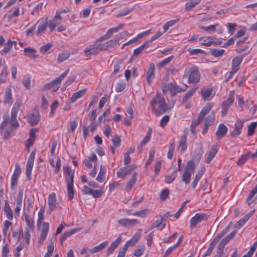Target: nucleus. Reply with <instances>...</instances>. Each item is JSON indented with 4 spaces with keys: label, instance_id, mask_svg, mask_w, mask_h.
<instances>
[{
    "label": "nucleus",
    "instance_id": "1",
    "mask_svg": "<svg viewBox=\"0 0 257 257\" xmlns=\"http://www.w3.org/2000/svg\"><path fill=\"white\" fill-rule=\"evenodd\" d=\"M150 104L152 107L153 112L156 116H160L168 110V104L166 102L164 96L161 93H157Z\"/></svg>",
    "mask_w": 257,
    "mask_h": 257
},
{
    "label": "nucleus",
    "instance_id": "2",
    "mask_svg": "<svg viewBox=\"0 0 257 257\" xmlns=\"http://www.w3.org/2000/svg\"><path fill=\"white\" fill-rule=\"evenodd\" d=\"M183 77L184 78L188 77L189 83L196 84L200 80V74L197 68L195 66L192 65L186 69Z\"/></svg>",
    "mask_w": 257,
    "mask_h": 257
},
{
    "label": "nucleus",
    "instance_id": "3",
    "mask_svg": "<svg viewBox=\"0 0 257 257\" xmlns=\"http://www.w3.org/2000/svg\"><path fill=\"white\" fill-rule=\"evenodd\" d=\"M38 230L40 231V235L39 237L38 244L41 246L46 240L49 231V223L48 222L41 223L37 225Z\"/></svg>",
    "mask_w": 257,
    "mask_h": 257
},
{
    "label": "nucleus",
    "instance_id": "4",
    "mask_svg": "<svg viewBox=\"0 0 257 257\" xmlns=\"http://www.w3.org/2000/svg\"><path fill=\"white\" fill-rule=\"evenodd\" d=\"M10 119L8 117H4V120L1 123L0 131L4 133V138L6 139H9L13 133V128L11 127Z\"/></svg>",
    "mask_w": 257,
    "mask_h": 257
},
{
    "label": "nucleus",
    "instance_id": "5",
    "mask_svg": "<svg viewBox=\"0 0 257 257\" xmlns=\"http://www.w3.org/2000/svg\"><path fill=\"white\" fill-rule=\"evenodd\" d=\"M200 43L206 47H210L212 45H221L223 41L215 37H202L199 39Z\"/></svg>",
    "mask_w": 257,
    "mask_h": 257
},
{
    "label": "nucleus",
    "instance_id": "6",
    "mask_svg": "<svg viewBox=\"0 0 257 257\" xmlns=\"http://www.w3.org/2000/svg\"><path fill=\"white\" fill-rule=\"evenodd\" d=\"M210 215L205 213H197L190 219V226L191 228L196 227L197 224L200 223L202 221L206 220Z\"/></svg>",
    "mask_w": 257,
    "mask_h": 257
},
{
    "label": "nucleus",
    "instance_id": "7",
    "mask_svg": "<svg viewBox=\"0 0 257 257\" xmlns=\"http://www.w3.org/2000/svg\"><path fill=\"white\" fill-rule=\"evenodd\" d=\"M136 167L135 164H132L128 166H125L121 167L116 172V176L118 178L123 179L127 175L130 174L136 168Z\"/></svg>",
    "mask_w": 257,
    "mask_h": 257
},
{
    "label": "nucleus",
    "instance_id": "8",
    "mask_svg": "<svg viewBox=\"0 0 257 257\" xmlns=\"http://www.w3.org/2000/svg\"><path fill=\"white\" fill-rule=\"evenodd\" d=\"M21 173V168L18 164L16 165L15 170L11 176V188L14 190L16 188L18 185V178Z\"/></svg>",
    "mask_w": 257,
    "mask_h": 257
},
{
    "label": "nucleus",
    "instance_id": "9",
    "mask_svg": "<svg viewBox=\"0 0 257 257\" xmlns=\"http://www.w3.org/2000/svg\"><path fill=\"white\" fill-rule=\"evenodd\" d=\"M40 114L39 111L34 110L28 115L27 120L31 125L34 126L39 123L40 120Z\"/></svg>",
    "mask_w": 257,
    "mask_h": 257
},
{
    "label": "nucleus",
    "instance_id": "10",
    "mask_svg": "<svg viewBox=\"0 0 257 257\" xmlns=\"http://www.w3.org/2000/svg\"><path fill=\"white\" fill-rule=\"evenodd\" d=\"M155 77V66L153 63L149 64L148 69L146 72V81L147 83L151 85Z\"/></svg>",
    "mask_w": 257,
    "mask_h": 257
},
{
    "label": "nucleus",
    "instance_id": "11",
    "mask_svg": "<svg viewBox=\"0 0 257 257\" xmlns=\"http://www.w3.org/2000/svg\"><path fill=\"white\" fill-rule=\"evenodd\" d=\"M200 28L206 32L212 33L216 32L218 34H221L224 31V29L221 26H220L218 23H215L207 27H201Z\"/></svg>",
    "mask_w": 257,
    "mask_h": 257
},
{
    "label": "nucleus",
    "instance_id": "12",
    "mask_svg": "<svg viewBox=\"0 0 257 257\" xmlns=\"http://www.w3.org/2000/svg\"><path fill=\"white\" fill-rule=\"evenodd\" d=\"M24 217L26 223V227H25V230H34V215H33L31 216L28 213L24 212Z\"/></svg>",
    "mask_w": 257,
    "mask_h": 257
},
{
    "label": "nucleus",
    "instance_id": "13",
    "mask_svg": "<svg viewBox=\"0 0 257 257\" xmlns=\"http://www.w3.org/2000/svg\"><path fill=\"white\" fill-rule=\"evenodd\" d=\"M244 121L241 119H237L234 123V129L230 133L232 137H236L239 136L241 132Z\"/></svg>",
    "mask_w": 257,
    "mask_h": 257
},
{
    "label": "nucleus",
    "instance_id": "14",
    "mask_svg": "<svg viewBox=\"0 0 257 257\" xmlns=\"http://www.w3.org/2000/svg\"><path fill=\"white\" fill-rule=\"evenodd\" d=\"M48 204L49 209L51 212L55 209L57 204L56 195L55 193L52 192L49 195L48 197Z\"/></svg>",
    "mask_w": 257,
    "mask_h": 257
},
{
    "label": "nucleus",
    "instance_id": "15",
    "mask_svg": "<svg viewBox=\"0 0 257 257\" xmlns=\"http://www.w3.org/2000/svg\"><path fill=\"white\" fill-rule=\"evenodd\" d=\"M118 223L122 226H134L139 223V221L136 219L122 218L118 221Z\"/></svg>",
    "mask_w": 257,
    "mask_h": 257
},
{
    "label": "nucleus",
    "instance_id": "16",
    "mask_svg": "<svg viewBox=\"0 0 257 257\" xmlns=\"http://www.w3.org/2000/svg\"><path fill=\"white\" fill-rule=\"evenodd\" d=\"M151 30H149L144 32H143L139 34H138L136 37L133 38L132 39L128 41L127 42L124 43L121 47V48H123L124 46H128L130 44H133L134 43L136 42L138 40L143 38L145 36H147L149 34H150Z\"/></svg>",
    "mask_w": 257,
    "mask_h": 257
},
{
    "label": "nucleus",
    "instance_id": "17",
    "mask_svg": "<svg viewBox=\"0 0 257 257\" xmlns=\"http://www.w3.org/2000/svg\"><path fill=\"white\" fill-rule=\"evenodd\" d=\"M122 238L121 235H119L118 237L110 244L107 250L106 254L107 255H109L113 252L114 250L121 243Z\"/></svg>",
    "mask_w": 257,
    "mask_h": 257
},
{
    "label": "nucleus",
    "instance_id": "18",
    "mask_svg": "<svg viewBox=\"0 0 257 257\" xmlns=\"http://www.w3.org/2000/svg\"><path fill=\"white\" fill-rule=\"evenodd\" d=\"M4 103L5 104L11 105L13 102L12 88L9 86L6 89Z\"/></svg>",
    "mask_w": 257,
    "mask_h": 257
},
{
    "label": "nucleus",
    "instance_id": "19",
    "mask_svg": "<svg viewBox=\"0 0 257 257\" xmlns=\"http://www.w3.org/2000/svg\"><path fill=\"white\" fill-rule=\"evenodd\" d=\"M214 106L213 103H207L201 110L198 117L202 120L204 119V117L209 113L212 107Z\"/></svg>",
    "mask_w": 257,
    "mask_h": 257
},
{
    "label": "nucleus",
    "instance_id": "20",
    "mask_svg": "<svg viewBox=\"0 0 257 257\" xmlns=\"http://www.w3.org/2000/svg\"><path fill=\"white\" fill-rule=\"evenodd\" d=\"M47 27L48 21L46 19L40 20L39 21L36 35L39 36L41 34H44L45 32Z\"/></svg>",
    "mask_w": 257,
    "mask_h": 257
},
{
    "label": "nucleus",
    "instance_id": "21",
    "mask_svg": "<svg viewBox=\"0 0 257 257\" xmlns=\"http://www.w3.org/2000/svg\"><path fill=\"white\" fill-rule=\"evenodd\" d=\"M187 136L185 133L181 135L179 141V147L181 153H183L187 149Z\"/></svg>",
    "mask_w": 257,
    "mask_h": 257
},
{
    "label": "nucleus",
    "instance_id": "22",
    "mask_svg": "<svg viewBox=\"0 0 257 257\" xmlns=\"http://www.w3.org/2000/svg\"><path fill=\"white\" fill-rule=\"evenodd\" d=\"M227 131L228 128L224 124L220 123L215 133L217 139L219 140L222 138L227 133Z\"/></svg>",
    "mask_w": 257,
    "mask_h": 257
},
{
    "label": "nucleus",
    "instance_id": "23",
    "mask_svg": "<svg viewBox=\"0 0 257 257\" xmlns=\"http://www.w3.org/2000/svg\"><path fill=\"white\" fill-rule=\"evenodd\" d=\"M82 229L81 227L73 228L70 231L65 232L61 236L60 241L61 244L69 237L73 234H74L76 232L80 231Z\"/></svg>",
    "mask_w": 257,
    "mask_h": 257
},
{
    "label": "nucleus",
    "instance_id": "24",
    "mask_svg": "<svg viewBox=\"0 0 257 257\" xmlns=\"http://www.w3.org/2000/svg\"><path fill=\"white\" fill-rule=\"evenodd\" d=\"M61 82V81L57 77L54 80L46 84L45 87L47 89H51L53 88V91H56L58 89Z\"/></svg>",
    "mask_w": 257,
    "mask_h": 257
},
{
    "label": "nucleus",
    "instance_id": "25",
    "mask_svg": "<svg viewBox=\"0 0 257 257\" xmlns=\"http://www.w3.org/2000/svg\"><path fill=\"white\" fill-rule=\"evenodd\" d=\"M218 151V146L216 145H213L212 148L209 150L207 155L206 163H209L212 159L214 158L216 153Z\"/></svg>",
    "mask_w": 257,
    "mask_h": 257
},
{
    "label": "nucleus",
    "instance_id": "26",
    "mask_svg": "<svg viewBox=\"0 0 257 257\" xmlns=\"http://www.w3.org/2000/svg\"><path fill=\"white\" fill-rule=\"evenodd\" d=\"M166 224L165 223H163V218L160 217V218L157 219L154 221L153 223L151 225V226L148 228V229L145 232V233H147L148 231L151 230L154 228H159L160 229H162L165 227Z\"/></svg>",
    "mask_w": 257,
    "mask_h": 257
},
{
    "label": "nucleus",
    "instance_id": "27",
    "mask_svg": "<svg viewBox=\"0 0 257 257\" xmlns=\"http://www.w3.org/2000/svg\"><path fill=\"white\" fill-rule=\"evenodd\" d=\"M54 158L55 157H52V158H50L49 159V163L51 165V166L52 167L54 168V172L55 173H58L61 169V161L60 158H59V157L57 158V160H56V164H55Z\"/></svg>",
    "mask_w": 257,
    "mask_h": 257
},
{
    "label": "nucleus",
    "instance_id": "28",
    "mask_svg": "<svg viewBox=\"0 0 257 257\" xmlns=\"http://www.w3.org/2000/svg\"><path fill=\"white\" fill-rule=\"evenodd\" d=\"M64 175L65 176L66 182L70 181H74V173L71 172V168L69 166H64Z\"/></svg>",
    "mask_w": 257,
    "mask_h": 257
},
{
    "label": "nucleus",
    "instance_id": "29",
    "mask_svg": "<svg viewBox=\"0 0 257 257\" xmlns=\"http://www.w3.org/2000/svg\"><path fill=\"white\" fill-rule=\"evenodd\" d=\"M244 55H239L235 57L232 59L231 64V69H235L236 71L239 70V66L241 64Z\"/></svg>",
    "mask_w": 257,
    "mask_h": 257
},
{
    "label": "nucleus",
    "instance_id": "30",
    "mask_svg": "<svg viewBox=\"0 0 257 257\" xmlns=\"http://www.w3.org/2000/svg\"><path fill=\"white\" fill-rule=\"evenodd\" d=\"M137 177H138V174L137 172H135L133 174L130 180L126 183V184L125 186L124 190L125 191H129L130 190H131V189L133 188V187L134 186V185H135V184L137 182Z\"/></svg>",
    "mask_w": 257,
    "mask_h": 257
},
{
    "label": "nucleus",
    "instance_id": "31",
    "mask_svg": "<svg viewBox=\"0 0 257 257\" xmlns=\"http://www.w3.org/2000/svg\"><path fill=\"white\" fill-rule=\"evenodd\" d=\"M22 101L20 99L17 100L14 103L11 112V115L13 117L17 116L18 112L22 105Z\"/></svg>",
    "mask_w": 257,
    "mask_h": 257
},
{
    "label": "nucleus",
    "instance_id": "32",
    "mask_svg": "<svg viewBox=\"0 0 257 257\" xmlns=\"http://www.w3.org/2000/svg\"><path fill=\"white\" fill-rule=\"evenodd\" d=\"M4 211L6 213V217L9 220L12 221L13 219V214L11 207L7 200L5 202Z\"/></svg>",
    "mask_w": 257,
    "mask_h": 257
},
{
    "label": "nucleus",
    "instance_id": "33",
    "mask_svg": "<svg viewBox=\"0 0 257 257\" xmlns=\"http://www.w3.org/2000/svg\"><path fill=\"white\" fill-rule=\"evenodd\" d=\"M108 243V241H105L100 243L99 245L94 246L92 248L89 250L90 253L91 254H93L101 251L107 246Z\"/></svg>",
    "mask_w": 257,
    "mask_h": 257
},
{
    "label": "nucleus",
    "instance_id": "34",
    "mask_svg": "<svg viewBox=\"0 0 257 257\" xmlns=\"http://www.w3.org/2000/svg\"><path fill=\"white\" fill-rule=\"evenodd\" d=\"M74 181L67 182V190L69 199L71 200L75 195V191L73 189Z\"/></svg>",
    "mask_w": 257,
    "mask_h": 257
},
{
    "label": "nucleus",
    "instance_id": "35",
    "mask_svg": "<svg viewBox=\"0 0 257 257\" xmlns=\"http://www.w3.org/2000/svg\"><path fill=\"white\" fill-rule=\"evenodd\" d=\"M124 26L123 24H120L117 26L116 27L109 29L104 35L108 39L111 37L113 34L117 32L119 30H121Z\"/></svg>",
    "mask_w": 257,
    "mask_h": 257
},
{
    "label": "nucleus",
    "instance_id": "36",
    "mask_svg": "<svg viewBox=\"0 0 257 257\" xmlns=\"http://www.w3.org/2000/svg\"><path fill=\"white\" fill-rule=\"evenodd\" d=\"M204 119V125L211 126L212 125L215 119V114L214 111H212L207 117Z\"/></svg>",
    "mask_w": 257,
    "mask_h": 257
},
{
    "label": "nucleus",
    "instance_id": "37",
    "mask_svg": "<svg viewBox=\"0 0 257 257\" xmlns=\"http://www.w3.org/2000/svg\"><path fill=\"white\" fill-rule=\"evenodd\" d=\"M201 2V0H189L185 6V9L186 11H191L194 8Z\"/></svg>",
    "mask_w": 257,
    "mask_h": 257
},
{
    "label": "nucleus",
    "instance_id": "38",
    "mask_svg": "<svg viewBox=\"0 0 257 257\" xmlns=\"http://www.w3.org/2000/svg\"><path fill=\"white\" fill-rule=\"evenodd\" d=\"M142 233V229H139L135 234L132 236V237L129 239L128 241L133 245V246L138 241L139 239L140 238L141 235Z\"/></svg>",
    "mask_w": 257,
    "mask_h": 257
},
{
    "label": "nucleus",
    "instance_id": "39",
    "mask_svg": "<svg viewBox=\"0 0 257 257\" xmlns=\"http://www.w3.org/2000/svg\"><path fill=\"white\" fill-rule=\"evenodd\" d=\"M213 91L212 88H203L201 91V94L203 99L204 101L207 100L209 99Z\"/></svg>",
    "mask_w": 257,
    "mask_h": 257
},
{
    "label": "nucleus",
    "instance_id": "40",
    "mask_svg": "<svg viewBox=\"0 0 257 257\" xmlns=\"http://www.w3.org/2000/svg\"><path fill=\"white\" fill-rule=\"evenodd\" d=\"M205 168H203L201 169V170L199 171L196 176L195 178L194 179L193 182H192V187L194 189L196 188L199 181L200 180V178L203 175L204 172H205Z\"/></svg>",
    "mask_w": 257,
    "mask_h": 257
},
{
    "label": "nucleus",
    "instance_id": "41",
    "mask_svg": "<svg viewBox=\"0 0 257 257\" xmlns=\"http://www.w3.org/2000/svg\"><path fill=\"white\" fill-rule=\"evenodd\" d=\"M85 93V90L82 89L74 93L70 99L71 103L75 102L78 99L81 98Z\"/></svg>",
    "mask_w": 257,
    "mask_h": 257
},
{
    "label": "nucleus",
    "instance_id": "42",
    "mask_svg": "<svg viewBox=\"0 0 257 257\" xmlns=\"http://www.w3.org/2000/svg\"><path fill=\"white\" fill-rule=\"evenodd\" d=\"M170 91L171 93L173 96H175L177 93L181 92L184 90L181 88H180L178 85L173 83H170Z\"/></svg>",
    "mask_w": 257,
    "mask_h": 257
},
{
    "label": "nucleus",
    "instance_id": "43",
    "mask_svg": "<svg viewBox=\"0 0 257 257\" xmlns=\"http://www.w3.org/2000/svg\"><path fill=\"white\" fill-rule=\"evenodd\" d=\"M230 241V240L226 236L222 239L219 243L217 246V253H222L225 245Z\"/></svg>",
    "mask_w": 257,
    "mask_h": 257
},
{
    "label": "nucleus",
    "instance_id": "44",
    "mask_svg": "<svg viewBox=\"0 0 257 257\" xmlns=\"http://www.w3.org/2000/svg\"><path fill=\"white\" fill-rule=\"evenodd\" d=\"M106 170L102 166H100V171L96 180L100 183L103 182L105 179Z\"/></svg>",
    "mask_w": 257,
    "mask_h": 257
},
{
    "label": "nucleus",
    "instance_id": "45",
    "mask_svg": "<svg viewBox=\"0 0 257 257\" xmlns=\"http://www.w3.org/2000/svg\"><path fill=\"white\" fill-rule=\"evenodd\" d=\"M152 130L151 128H149L148 130L147 135L145 136L144 139L141 142L140 144V147L142 148L144 146L148 143L152 137Z\"/></svg>",
    "mask_w": 257,
    "mask_h": 257
},
{
    "label": "nucleus",
    "instance_id": "46",
    "mask_svg": "<svg viewBox=\"0 0 257 257\" xmlns=\"http://www.w3.org/2000/svg\"><path fill=\"white\" fill-rule=\"evenodd\" d=\"M234 94L232 92H230L228 94L227 99L222 102V105L229 108L234 102Z\"/></svg>",
    "mask_w": 257,
    "mask_h": 257
},
{
    "label": "nucleus",
    "instance_id": "47",
    "mask_svg": "<svg viewBox=\"0 0 257 257\" xmlns=\"http://www.w3.org/2000/svg\"><path fill=\"white\" fill-rule=\"evenodd\" d=\"M180 21L179 19L172 20L166 22L163 26V33H165L168 31L170 27L174 26Z\"/></svg>",
    "mask_w": 257,
    "mask_h": 257
},
{
    "label": "nucleus",
    "instance_id": "48",
    "mask_svg": "<svg viewBox=\"0 0 257 257\" xmlns=\"http://www.w3.org/2000/svg\"><path fill=\"white\" fill-rule=\"evenodd\" d=\"M177 175V171L175 170L172 173L170 174L167 175L165 176V181L167 184H170L172 183L175 179Z\"/></svg>",
    "mask_w": 257,
    "mask_h": 257
},
{
    "label": "nucleus",
    "instance_id": "49",
    "mask_svg": "<svg viewBox=\"0 0 257 257\" xmlns=\"http://www.w3.org/2000/svg\"><path fill=\"white\" fill-rule=\"evenodd\" d=\"M196 89V88H194L187 91V92L183 96L182 98L183 104L185 103L186 101L195 94Z\"/></svg>",
    "mask_w": 257,
    "mask_h": 257
},
{
    "label": "nucleus",
    "instance_id": "50",
    "mask_svg": "<svg viewBox=\"0 0 257 257\" xmlns=\"http://www.w3.org/2000/svg\"><path fill=\"white\" fill-rule=\"evenodd\" d=\"M24 54L31 58H35L39 56L36 49H24Z\"/></svg>",
    "mask_w": 257,
    "mask_h": 257
},
{
    "label": "nucleus",
    "instance_id": "51",
    "mask_svg": "<svg viewBox=\"0 0 257 257\" xmlns=\"http://www.w3.org/2000/svg\"><path fill=\"white\" fill-rule=\"evenodd\" d=\"M12 225V222H11L10 220H7L5 221L4 223V228L3 229V231L5 236L10 235V232L9 231V229Z\"/></svg>",
    "mask_w": 257,
    "mask_h": 257
},
{
    "label": "nucleus",
    "instance_id": "52",
    "mask_svg": "<svg viewBox=\"0 0 257 257\" xmlns=\"http://www.w3.org/2000/svg\"><path fill=\"white\" fill-rule=\"evenodd\" d=\"M45 208L43 206H42L38 213V219L37 221V225H39L41 223H44L43 221L44 219V213H45Z\"/></svg>",
    "mask_w": 257,
    "mask_h": 257
},
{
    "label": "nucleus",
    "instance_id": "53",
    "mask_svg": "<svg viewBox=\"0 0 257 257\" xmlns=\"http://www.w3.org/2000/svg\"><path fill=\"white\" fill-rule=\"evenodd\" d=\"M145 246L144 245H140L137 246L134 252V255L137 257H140L144 252Z\"/></svg>",
    "mask_w": 257,
    "mask_h": 257
},
{
    "label": "nucleus",
    "instance_id": "54",
    "mask_svg": "<svg viewBox=\"0 0 257 257\" xmlns=\"http://www.w3.org/2000/svg\"><path fill=\"white\" fill-rule=\"evenodd\" d=\"M106 39H107V38L106 36L104 35L102 36L94 42L92 48H101L102 43Z\"/></svg>",
    "mask_w": 257,
    "mask_h": 257
},
{
    "label": "nucleus",
    "instance_id": "55",
    "mask_svg": "<svg viewBox=\"0 0 257 257\" xmlns=\"http://www.w3.org/2000/svg\"><path fill=\"white\" fill-rule=\"evenodd\" d=\"M216 245V243H215V241L212 240L209 244L207 250L203 254L202 257H206L210 255Z\"/></svg>",
    "mask_w": 257,
    "mask_h": 257
},
{
    "label": "nucleus",
    "instance_id": "56",
    "mask_svg": "<svg viewBox=\"0 0 257 257\" xmlns=\"http://www.w3.org/2000/svg\"><path fill=\"white\" fill-rule=\"evenodd\" d=\"M195 169V165L194 162L192 160L188 161L185 171L192 174L194 173Z\"/></svg>",
    "mask_w": 257,
    "mask_h": 257
},
{
    "label": "nucleus",
    "instance_id": "57",
    "mask_svg": "<svg viewBox=\"0 0 257 257\" xmlns=\"http://www.w3.org/2000/svg\"><path fill=\"white\" fill-rule=\"evenodd\" d=\"M150 213V210L148 209H143L141 211H139L134 212L132 214L133 216H139L141 217H145L148 215Z\"/></svg>",
    "mask_w": 257,
    "mask_h": 257
},
{
    "label": "nucleus",
    "instance_id": "58",
    "mask_svg": "<svg viewBox=\"0 0 257 257\" xmlns=\"http://www.w3.org/2000/svg\"><path fill=\"white\" fill-rule=\"evenodd\" d=\"M70 56V54L66 51L64 53H62L58 55L57 62L58 63H61L67 60Z\"/></svg>",
    "mask_w": 257,
    "mask_h": 257
},
{
    "label": "nucleus",
    "instance_id": "59",
    "mask_svg": "<svg viewBox=\"0 0 257 257\" xmlns=\"http://www.w3.org/2000/svg\"><path fill=\"white\" fill-rule=\"evenodd\" d=\"M175 148V144L174 142L170 143L169 150L167 153V158L171 160L173 158V154Z\"/></svg>",
    "mask_w": 257,
    "mask_h": 257
},
{
    "label": "nucleus",
    "instance_id": "60",
    "mask_svg": "<svg viewBox=\"0 0 257 257\" xmlns=\"http://www.w3.org/2000/svg\"><path fill=\"white\" fill-rule=\"evenodd\" d=\"M229 230V226H227L224 229H223L222 231H221L219 234L217 235L216 237H215L213 241H215V243L217 244L221 238H222L225 234H226Z\"/></svg>",
    "mask_w": 257,
    "mask_h": 257
},
{
    "label": "nucleus",
    "instance_id": "61",
    "mask_svg": "<svg viewBox=\"0 0 257 257\" xmlns=\"http://www.w3.org/2000/svg\"><path fill=\"white\" fill-rule=\"evenodd\" d=\"M8 74V68L7 67H4L2 70L0 76V84L6 82Z\"/></svg>",
    "mask_w": 257,
    "mask_h": 257
},
{
    "label": "nucleus",
    "instance_id": "62",
    "mask_svg": "<svg viewBox=\"0 0 257 257\" xmlns=\"http://www.w3.org/2000/svg\"><path fill=\"white\" fill-rule=\"evenodd\" d=\"M257 127V122H252L248 126L247 128V136H251L254 133L255 129Z\"/></svg>",
    "mask_w": 257,
    "mask_h": 257
},
{
    "label": "nucleus",
    "instance_id": "63",
    "mask_svg": "<svg viewBox=\"0 0 257 257\" xmlns=\"http://www.w3.org/2000/svg\"><path fill=\"white\" fill-rule=\"evenodd\" d=\"M10 125L11 127L13 128V131L14 129L18 127L20 125L19 122L17 119V116L13 117L12 115H11L10 119Z\"/></svg>",
    "mask_w": 257,
    "mask_h": 257
},
{
    "label": "nucleus",
    "instance_id": "64",
    "mask_svg": "<svg viewBox=\"0 0 257 257\" xmlns=\"http://www.w3.org/2000/svg\"><path fill=\"white\" fill-rule=\"evenodd\" d=\"M237 24L236 23H227V28L228 33L230 35H233L236 27H237Z\"/></svg>",
    "mask_w": 257,
    "mask_h": 257
}]
</instances>
